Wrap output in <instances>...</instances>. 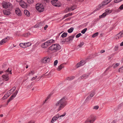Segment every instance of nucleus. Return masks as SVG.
Masks as SVG:
<instances>
[{"label": "nucleus", "instance_id": "obj_1", "mask_svg": "<svg viewBox=\"0 0 123 123\" xmlns=\"http://www.w3.org/2000/svg\"><path fill=\"white\" fill-rule=\"evenodd\" d=\"M67 98L64 97L61 99L57 101L55 105L56 108H58L57 111H59L63 108L67 104Z\"/></svg>", "mask_w": 123, "mask_h": 123}, {"label": "nucleus", "instance_id": "obj_2", "mask_svg": "<svg viewBox=\"0 0 123 123\" xmlns=\"http://www.w3.org/2000/svg\"><path fill=\"white\" fill-rule=\"evenodd\" d=\"M61 48V46L59 45L55 44H52L49 47V49L51 51L56 52L60 50Z\"/></svg>", "mask_w": 123, "mask_h": 123}, {"label": "nucleus", "instance_id": "obj_3", "mask_svg": "<svg viewBox=\"0 0 123 123\" xmlns=\"http://www.w3.org/2000/svg\"><path fill=\"white\" fill-rule=\"evenodd\" d=\"M36 9L39 12H43L44 10V8L42 4H37L36 5Z\"/></svg>", "mask_w": 123, "mask_h": 123}, {"label": "nucleus", "instance_id": "obj_4", "mask_svg": "<svg viewBox=\"0 0 123 123\" xmlns=\"http://www.w3.org/2000/svg\"><path fill=\"white\" fill-rule=\"evenodd\" d=\"M11 3L9 2H4L2 3V6L3 8H7L11 6Z\"/></svg>", "mask_w": 123, "mask_h": 123}, {"label": "nucleus", "instance_id": "obj_5", "mask_svg": "<svg viewBox=\"0 0 123 123\" xmlns=\"http://www.w3.org/2000/svg\"><path fill=\"white\" fill-rule=\"evenodd\" d=\"M50 59L48 57H44L41 60V62L43 63H48L50 61Z\"/></svg>", "mask_w": 123, "mask_h": 123}, {"label": "nucleus", "instance_id": "obj_6", "mask_svg": "<svg viewBox=\"0 0 123 123\" xmlns=\"http://www.w3.org/2000/svg\"><path fill=\"white\" fill-rule=\"evenodd\" d=\"M59 117V114L56 115L52 118L51 120V123H53Z\"/></svg>", "mask_w": 123, "mask_h": 123}, {"label": "nucleus", "instance_id": "obj_7", "mask_svg": "<svg viewBox=\"0 0 123 123\" xmlns=\"http://www.w3.org/2000/svg\"><path fill=\"white\" fill-rule=\"evenodd\" d=\"M10 39V38L9 37H7L5 39H2L0 42V44L1 45H2L4 43H5L8 40H9Z\"/></svg>", "mask_w": 123, "mask_h": 123}, {"label": "nucleus", "instance_id": "obj_8", "mask_svg": "<svg viewBox=\"0 0 123 123\" xmlns=\"http://www.w3.org/2000/svg\"><path fill=\"white\" fill-rule=\"evenodd\" d=\"M88 118L93 123L94 121L96 119V117L93 115H91L89 116Z\"/></svg>", "mask_w": 123, "mask_h": 123}, {"label": "nucleus", "instance_id": "obj_9", "mask_svg": "<svg viewBox=\"0 0 123 123\" xmlns=\"http://www.w3.org/2000/svg\"><path fill=\"white\" fill-rule=\"evenodd\" d=\"M20 5L21 6L22 8H25L27 7L26 4L24 1H22L20 2Z\"/></svg>", "mask_w": 123, "mask_h": 123}, {"label": "nucleus", "instance_id": "obj_10", "mask_svg": "<svg viewBox=\"0 0 123 123\" xmlns=\"http://www.w3.org/2000/svg\"><path fill=\"white\" fill-rule=\"evenodd\" d=\"M74 37V35L71 36L69 37L66 39L67 41L68 42H71Z\"/></svg>", "mask_w": 123, "mask_h": 123}, {"label": "nucleus", "instance_id": "obj_11", "mask_svg": "<svg viewBox=\"0 0 123 123\" xmlns=\"http://www.w3.org/2000/svg\"><path fill=\"white\" fill-rule=\"evenodd\" d=\"M85 62L84 60H82L80 62L78 63L76 65V67L77 68H78L84 65L85 63Z\"/></svg>", "mask_w": 123, "mask_h": 123}, {"label": "nucleus", "instance_id": "obj_12", "mask_svg": "<svg viewBox=\"0 0 123 123\" xmlns=\"http://www.w3.org/2000/svg\"><path fill=\"white\" fill-rule=\"evenodd\" d=\"M3 13L5 15H9L11 13L10 10L8 9L3 10Z\"/></svg>", "mask_w": 123, "mask_h": 123}, {"label": "nucleus", "instance_id": "obj_13", "mask_svg": "<svg viewBox=\"0 0 123 123\" xmlns=\"http://www.w3.org/2000/svg\"><path fill=\"white\" fill-rule=\"evenodd\" d=\"M8 74L3 75L2 76L3 80L5 81H7L9 79V76Z\"/></svg>", "mask_w": 123, "mask_h": 123}, {"label": "nucleus", "instance_id": "obj_14", "mask_svg": "<svg viewBox=\"0 0 123 123\" xmlns=\"http://www.w3.org/2000/svg\"><path fill=\"white\" fill-rule=\"evenodd\" d=\"M58 0H52L51 1L52 5L58 7L59 6L57 4L56 2H57Z\"/></svg>", "mask_w": 123, "mask_h": 123}, {"label": "nucleus", "instance_id": "obj_15", "mask_svg": "<svg viewBox=\"0 0 123 123\" xmlns=\"http://www.w3.org/2000/svg\"><path fill=\"white\" fill-rule=\"evenodd\" d=\"M48 42V41H47L43 44L42 45V47L43 48H47L48 46H49L50 45Z\"/></svg>", "mask_w": 123, "mask_h": 123}, {"label": "nucleus", "instance_id": "obj_16", "mask_svg": "<svg viewBox=\"0 0 123 123\" xmlns=\"http://www.w3.org/2000/svg\"><path fill=\"white\" fill-rule=\"evenodd\" d=\"M15 12L16 14L19 16H20L21 15V13L20 10L18 8H17L15 10Z\"/></svg>", "mask_w": 123, "mask_h": 123}, {"label": "nucleus", "instance_id": "obj_17", "mask_svg": "<svg viewBox=\"0 0 123 123\" xmlns=\"http://www.w3.org/2000/svg\"><path fill=\"white\" fill-rule=\"evenodd\" d=\"M90 74L89 73L84 74L83 75L81 76L80 77L82 79H85L88 77Z\"/></svg>", "mask_w": 123, "mask_h": 123}, {"label": "nucleus", "instance_id": "obj_18", "mask_svg": "<svg viewBox=\"0 0 123 123\" xmlns=\"http://www.w3.org/2000/svg\"><path fill=\"white\" fill-rule=\"evenodd\" d=\"M117 36V37H118V38H120L123 36V30L118 34Z\"/></svg>", "mask_w": 123, "mask_h": 123}, {"label": "nucleus", "instance_id": "obj_19", "mask_svg": "<svg viewBox=\"0 0 123 123\" xmlns=\"http://www.w3.org/2000/svg\"><path fill=\"white\" fill-rule=\"evenodd\" d=\"M24 12L25 14L27 16L29 17L30 16V13L29 11L27 10H25Z\"/></svg>", "mask_w": 123, "mask_h": 123}, {"label": "nucleus", "instance_id": "obj_20", "mask_svg": "<svg viewBox=\"0 0 123 123\" xmlns=\"http://www.w3.org/2000/svg\"><path fill=\"white\" fill-rule=\"evenodd\" d=\"M112 10H110L109 9H106L105 10V12L107 15L111 13L112 12Z\"/></svg>", "mask_w": 123, "mask_h": 123}, {"label": "nucleus", "instance_id": "obj_21", "mask_svg": "<svg viewBox=\"0 0 123 123\" xmlns=\"http://www.w3.org/2000/svg\"><path fill=\"white\" fill-rule=\"evenodd\" d=\"M111 1V0H105L102 2L105 6L110 2Z\"/></svg>", "mask_w": 123, "mask_h": 123}, {"label": "nucleus", "instance_id": "obj_22", "mask_svg": "<svg viewBox=\"0 0 123 123\" xmlns=\"http://www.w3.org/2000/svg\"><path fill=\"white\" fill-rule=\"evenodd\" d=\"M64 67V66L63 64H61L57 68L58 71H59L62 68H63Z\"/></svg>", "mask_w": 123, "mask_h": 123}, {"label": "nucleus", "instance_id": "obj_23", "mask_svg": "<svg viewBox=\"0 0 123 123\" xmlns=\"http://www.w3.org/2000/svg\"><path fill=\"white\" fill-rule=\"evenodd\" d=\"M34 71L33 70L31 71L28 74H27L25 75L26 76H30L31 75H33L34 74Z\"/></svg>", "mask_w": 123, "mask_h": 123}, {"label": "nucleus", "instance_id": "obj_24", "mask_svg": "<svg viewBox=\"0 0 123 123\" xmlns=\"http://www.w3.org/2000/svg\"><path fill=\"white\" fill-rule=\"evenodd\" d=\"M105 6V4H104L102 2L98 6L99 9H100L102 8H103Z\"/></svg>", "mask_w": 123, "mask_h": 123}, {"label": "nucleus", "instance_id": "obj_25", "mask_svg": "<svg viewBox=\"0 0 123 123\" xmlns=\"http://www.w3.org/2000/svg\"><path fill=\"white\" fill-rule=\"evenodd\" d=\"M68 33L66 32H64L61 36V37L64 38L67 37V36Z\"/></svg>", "mask_w": 123, "mask_h": 123}, {"label": "nucleus", "instance_id": "obj_26", "mask_svg": "<svg viewBox=\"0 0 123 123\" xmlns=\"http://www.w3.org/2000/svg\"><path fill=\"white\" fill-rule=\"evenodd\" d=\"M107 15L105 12L103 13L102 15L99 16V18H102L105 17Z\"/></svg>", "mask_w": 123, "mask_h": 123}, {"label": "nucleus", "instance_id": "obj_27", "mask_svg": "<svg viewBox=\"0 0 123 123\" xmlns=\"http://www.w3.org/2000/svg\"><path fill=\"white\" fill-rule=\"evenodd\" d=\"M75 6H72L70 7L69 8H68V10L72 11L75 9Z\"/></svg>", "mask_w": 123, "mask_h": 123}, {"label": "nucleus", "instance_id": "obj_28", "mask_svg": "<svg viewBox=\"0 0 123 123\" xmlns=\"http://www.w3.org/2000/svg\"><path fill=\"white\" fill-rule=\"evenodd\" d=\"M48 41V42L49 43V45H50L51 43H54L55 42V40L53 39L50 40Z\"/></svg>", "mask_w": 123, "mask_h": 123}, {"label": "nucleus", "instance_id": "obj_29", "mask_svg": "<svg viewBox=\"0 0 123 123\" xmlns=\"http://www.w3.org/2000/svg\"><path fill=\"white\" fill-rule=\"evenodd\" d=\"M20 46L23 48H24L26 47L25 43H20L19 44Z\"/></svg>", "mask_w": 123, "mask_h": 123}, {"label": "nucleus", "instance_id": "obj_30", "mask_svg": "<svg viewBox=\"0 0 123 123\" xmlns=\"http://www.w3.org/2000/svg\"><path fill=\"white\" fill-rule=\"evenodd\" d=\"M74 29L73 28L71 27L68 30V32L69 33H71L73 31Z\"/></svg>", "mask_w": 123, "mask_h": 123}, {"label": "nucleus", "instance_id": "obj_31", "mask_svg": "<svg viewBox=\"0 0 123 123\" xmlns=\"http://www.w3.org/2000/svg\"><path fill=\"white\" fill-rule=\"evenodd\" d=\"M14 98V97L12 96V95L10 97L9 99L7 101V103L8 104V103L10 102L11 100L13 99Z\"/></svg>", "mask_w": 123, "mask_h": 123}, {"label": "nucleus", "instance_id": "obj_32", "mask_svg": "<svg viewBox=\"0 0 123 123\" xmlns=\"http://www.w3.org/2000/svg\"><path fill=\"white\" fill-rule=\"evenodd\" d=\"M9 96V95H7V94L6 93L3 97L2 98L3 99H6Z\"/></svg>", "mask_w": 123, "mask_h": 123}, {"label": "nucleus", "instance_id": "obj_33", "mask_svg": "<svg viewBox=\"0 0 123 123\" xmlns=\"http://www.w3.org/2000/svg\"><path fill=\"white\" fill-rule=\"evenodd\" d=\"M85 123H93L88 118L85 122Z\"/></svg>", "mask_w": 123, "mask_h": 123}, {"label": "nucleus", "instance_id": "obj_34", "mask_svg": "<svg viewBox=\"0 0 123 123\" xmlns=\"http://www.w3.org/2000/svg\"><path fill=\"white\" fill-rule=\"evenodd\" d=\"M84 44V43L83 42H81L80 43V44L78 45V47H81Z\"/></svg>", "mask_w": 123, "mask_h": 123}, {"label": "nucleus", "instance_id": "obj_35", "mask_svg": "<svg viewBox=\"0 0 123 123\" xmlns=\"http://www.w3.org/2000/svg\"><path fill=\"white\" fill-rule=\"evenodd\" d=\"M25 45H25V46H26V47L29 46H30L31 44V43L30 42L25 43Z\"/></svg>", "mask_w": 123, "mask_h": 123}, {"label": "nucleus", "instance_id": "obj_36", "mask_svg": "<svg viewBox=\"0 0 123 123\" xmlns=\"http://www.w3.org/2000/svg\"><path fill=\"white\" fill-rule=\"evenodd\" d=\"M118 70L119 72H123V66L119 69Z\"/></svg>", "mask_w": 123, "mask_h": 123}, {"label": "nucleus", "instance_id": "obj_37", "mask_svg": "<svg viewBox=\"0 0 123 123\" xmlns=\"http://www.w3.org/2000/svg\"><path fill=\"white\" fill-rule=\"evenodd\" d=\"M18 93V91L17 90H16L15 92L12 95L13 97L14 98L17 95V93Z\"/></svg>", "mask_w": 123, "mask_h": 123}, {"label": "nucleus", "instance_id": "obj_38", "mask_svg": "<svg viewBox=\"0 0 123 123\" xmlns=\"http://www.w3.org/2000/svg\"><path fill=\"white\" fill-rule=\"evenodd\" d=\"M120 10H121L120 8V7L119 8L115 10L114 11V13H117L118 12L120 11Z\"/></svg>", "mask_w": 123, "mask_h": 123}, {"label": "nucleus", "instance_id": "obj_39", "mask_svg": "<svg viewBox=\"0 0 123 123\" xmlns=\"http://www.w3.org/2000/svg\"><path fill=\"white\" fill-rule=\"evenodd\" d=\"M87 28H85L81 32L82 33L84 34L85 33V32L87 31Z\"/></svg>", "mask_w": 123, "mask_h": 123}, {"label": "nucleus", "instance_id": "obj_40", "mask_svg": "<svg viewBox=\"0 0 123 123\" xmlns=\"http://www.w3.org/2000/svg\"><path fill=\"white\" fill-rule=\"evenodd\" d=\"M98 33L97 32L94 33L92 36V37L93 38L95 37L98 36Z\"/></svg>", "mask_w": 123, "mask_h": 123}, {"label": "nucleus", "instance_id": "obj_41", "mask_svg": "<svg viewBox=\"0 0 123 123\" xmlns=\"http://www.w3.org/2000/svg\"><path fill=\"white\" fill-rule=\"evenodd\" d=\"M28 2L30 4H32L34 2L33 0H27Z\"/></svg>", "mask_w": 123, "mask_h": 123}, {"label": "nucleus", "instance_id": "obj_42", "mask_svg": "<svg viewBox=\"0 0 123 123\" xmlns=\"http://www.w3.org/2000/svg\"><path fill=\"white\" fill-rule=\"evenodd\" d=\"M95 94V93L94 92H91L89 96L92 98L93 96Z\"/></svg>", "mask_w": 123, "mask_h": 123}, {"label": "nucleus", "instance_id": "obj_43", "mask_svg": "<svg viewBox=\"0 0 123 123\" xmlns=\"http://www.w3.org/2000/svg\"><path fill=\"white\" fill-rule=\"evenodd\" d=\"M11 70L10 69V70H9V68H8V69L6 70V72H8V74H12V72H11Z\"/></svg>", "mask_w": 123, "mask_h": 123}, {"label": "nucleus", "instance_id": "obj_44", "mask_svg": "<svg viewBox=\"0 0 123 123\" xmlns=\"http://www.w3.org/2000/svg\"><path fill=\"white\" fill-rule=\"evenodd\" d=\"M119 63H116L115 65L113 66V68H116V67L119 65Z\"/></svg>", "mask_w": 123, "mask_h": 123}, {"label": "nucleus", "instance_id": "obj_45", "mask_svg": "<svg viewBox=\"0 0 123 123\" xmlns=\"http://www.w3.org/2000/svg\"><path fill=\"white\" fill-rule=\"evenodd\" d=\"M30 35V33H28L24 35V36L25 37H27Z\"/></svg>", "mask_w": 123, "mask_h": 123}, {"label": "nucleus", "instance_id": "obj_46", "mask_svg": "<svg viewBox=\"0 0 123 123\" xmlns=\"http://www.w3.org/2000/svg\"><path fill=\"white\" fill-rule=\"evenodd\" d=\"M91 98L90 97V96H89L86 98V101H88L89 100L91 99Z\"/></svg>", "mask_w": 123, "mask_h": 123}, {"label": "nucleus", "instance_id": "obj_47", "mask_svg": "<svg viewBox=\"0 0 123 123\" xmlns=\"http://www.w3.org/2000/svg\"><path fill=\"white\" fill-rule=\"evenodd\" d=\"M99 107L98 106L96 105L94 107L93 109L97 110L98 108Z\"/></svg>", "mask_w": 123, "mask_h": 123}, {"label": "nucleus", "instance_id": "obj_48", "mask_svg": "<svg viewBox=\"0 0 123 123\" xmlns=\"http://www.w3.org/2000/svg\"><path fill=\"white\" fill-rule=\"evenodd\" d=\"M123 0H114V1L115 3H117Z\"/></svg>", "mask_w": 123, "mask_h": 123}, {"label": "nucleus", "instance_id": "obj_49", "mask_svg": "<svg viewBox=\"0 0 123 123\" xmlns=\"http://www.w3.org/2000/svg\"><path fill=\"white\" fill-rule=\"evenodd\" d=\"M81 33H80L76 35V37L77 38H78L80 36H81Z\"/></svg>", "mask_w": 123, "mask_h": 123}, {"label": "nucleus", "instance_id": "obj_50", "mask_svg": "<svg viewBox=\"0 0 123 123\" xmlns=\"http://www.w3.org/2000/svg\"><path fill=\"white\" fill-rule=\"evenodd\" d=\"M118 46L116 45L115 46V51H117L118 49Z\"/></svg>", "mask_w": 123, "mask_h": 123}, {"label": "nucleus", "instance_id": "obj_51", "mask_svg": "<svg viewBox=\"0 0 123 123\" xmlns=\"http://www.w3.org/2000/svg\"><path fill=\"white\" fill-rule=\"evenodd\" d=\"M16 89V87H14L12 88L10 90V91L13 92Z\"/></svg>", "mask_w": 123, "mask_h": 123}, {"label": "nucleus", "instance_id": "obj_52", "mask_svg": "<svg viewBox=\"0 0 123 123\" xmlns=\"http://www.w3.org/2000/svg\"><path fill=\"white\" fill-rule=\"evenodd\" d=\"M58 63V61L57 60H56L55 61L54 63V64L55 66Z\"/></svg>", "mask_w": 123, "mask_h": 123}, {"label": "nucleus", "instance_id": "obj_53", "mask_svg": "<svg viewBox=\"0 0 123 123\" xmlns=\"http://www.w3.org/2000/svg\"><path fill=\"white\" fill-rule=\"evenodd\" d=\"M11 91H10V90L8 91L6 93V94H7V95H9V96L12 93L11 92Z\"/></svg>", "mask_w": 123, "mask_h": 123}, {"label": "nucleus", "instance_id": "obj_54", "mask_svg": "<svg viewBox=\"0 0 123 123\" xmlns=\"http://www.w3.org/2000/svg\"><path fill=\"white\" fill-rule=\"evenodd\" d=\"M37 77V76H36L35 77H33L31 79V80L32 81L33 80H35Z\"/></svg>", "mask_w": 123, "mask_h": 123}, {"label": "nucleus", "instance_id": "obj_55", "mask_svg": "<svg viewBox=\"0 0 123 123\" xmlns=\"http://www.w3.org/2000/svg\"><path fill=\"white\" fill-rule=\"evenodd\" d=\"M74 78V76H72L69 77V80H71L73 79Z\"/></svg>", "mask_w": 123, "mask_h": 123}, {"label": "nucleus", "instance_id": "obj_56", "mask_svg": "<svg viewBox=\"0 0 123 123\" xmlns=\"http://www.w3.org/2000/svg\"><path fill=\"white\" fill-rule=\"evenodd\" d=\"M68 11H70V10H68V8H67L64 10V12L65 13H67L68 12Z\"/></svg>", "mask_w": 123, "mask_h": 123}, {"label": "nucleus", "instance_id": "obj_57", "mask_svg": "<svg viewBox=\"0 0 123 123\" xmlns=\"http://www.w3.org/2000/svg\"><path fill=\"white\" fill-rule=\"evenodd\" d=\"M68 15L67 14L65 15L63 17V18H62V19H63L64 18H66L67 17H68Z\"/></svg>", "mask_w": 123, "mask_h": 123}, {"label": "nucleus", "instance_id": "obj_58", "mask_svg": "<svg viewBox=\"0 0 123 123\" xmlns=\"http://www.w3.org/2000/svg\"><path fill=\"white\" fill-rule=\"evenodd\" d=\"M112 67V66H110L109 67H108L106 69L105 71H107L110 68H111Z\"/></svg>", "mask_w": 123, "mask_h": 123}, {"label": "nucleus", "instance_id": "obj_59", "mask_svg": "<svg viewBox=\"0 0 123 123\" xmlns=\"http://www.w3.org/2000/svg\"><path fill=\"white\" fill-rule=\"evenodd\" d=\"M39 24H36L35 26V28H37L39 27Z\"/></svg>", "mask_w": 123, "mask_h": 123}, {"label": "nucleus", "instance_id": "obj_60", "mask_svg": "<svg viewBox=\"0 0 123 123\" xmlns=\"http://www.w3.org/2000/svg\"><path fill=\"white\" fill-rule=\"evenodd\" d=\"M120 8L121 10L123 9V4L120 7Z\"/></svg>", "mask_w": 123, "mask_h": 123}, {"label": "nucleus", "instance_id": "obj_61", "mask_svg": "<svg viewBox=\"0 0 123 123\" xmlns=\"http://www.w3.org/2000/svg\"><path fill=\"white\" fill-rule=\"evenodd\" d=\"M3 83V80L0 79V86Z\"/></svg>", "mask_w": 123, "mask_h": 123}, {"label": "nucleus", "instance_id": "obj_62", "mask_svg": "<svg viewBox=\"0 0 123 123\" xmlns=\"http://www.w3.org/2000/svg\"><path fill=\"white\" fill-rule=\"evenodd\" d=\"M66 114V113H64L62 115L60 116V117H63L65 116Z\"/></svg>", "mask_w": 123, "mask_h": 123}, {"label": "nucleus", "instance_id": "obj_63", "mask_svg": "<svg viewBox=\"0 0 123 123\" xmlns=\"http://www.w3.org/2000/svg\"><path fill=\"white\" fill-rule=\"evenodd\" d=\"M48 26L47 25H46V26H44V29L45 30L48 27Z\"/></svg>", "mask_w": 123, "mask_h": 123}, {"label": "nucleus", "instance_id": "obj_64", "mask_svg": "<svg viewBox=\"0 0 123 123\" xmlns=\"http://www.w3.org/2000/svg\"><path fill=\"white\" fill-rule=\"evenodd\" d=\"M34 122L33 121H31L30 122H29L28 123H34Z\"/></svg>", "mask_w": 123, "mask_h": 123}]
</instances>
